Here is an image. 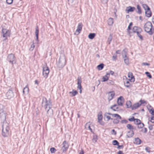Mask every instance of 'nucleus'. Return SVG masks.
Segmentation results:
<instances>
[{
  "label": "nucleus",
  "mask_w": 154,
  "mask_h": 154,
  "mask_svg": "<svg viewBox=\"0 0 154 154\" xmlns=\"http://www.w3.org/2000/svg\"><path fill=\"white\" fill-rule=\"evenodd\" d=\"M110 108L114 111H116L117 109H118L117 106L116 104H115L111 106Z\"/></svg>",
  "instance_id": "7c9ffc66"
},
{
  "label": "nucleus",
  "mask_w": 154,
  "mask_h": 154,
  "mask_svg": "<svg viewBox=\"0 0 154 154\" xmlns=\"http://www.w3.org/2000/svg\"><path fill=\"white\" fill-rule=\"evenodd\" d=\"M10 30L2 28V33L3 34V37L5 38L4 40V41L7 39L8 37L10 36Z\"/></svg>",
  "instance_id": "1a4fd4ad"
},
{
  "label": "nucleus",
  "mask_w": 154,
  "mask_h": 154,
  "mask_svg": "<svg viewBox=\"0 0 154 154\" xmlns=\"http://www.w3.org/2000/svg\"><path fill=\"white\" fill-rule=\"evenodd\" d=\"M42 69L43 75L45 79H46L49 72V69L46 65L43 66Z\"/></svg>",
  "instance_id": "6e6552de"
},
{
  "label": "nucleus",
  "mask_w": 154,
  "mask_h": 154,
  "mask_svg": "<svg viewBox=\"0 0 154 154\" xmlns=\"http://www.w3.org/2000/svg\"><path fill=\"white\" fill-rule=\"evenodd\" d=\"M132 31L134 33H137V36L141 40H143V37L140 34V33L142 32V30L141 28L137 26H134L133 27Z\"/></svg>",
  "instance_id": "39448f33"
},
{
  "label": "nucleus",
  "mask_w": 154,
  "mask_h": 154,
  "mask_svg": "<svg viewBox=\"0 0 154 154\" xmlns=\"http://www.w3.org/2000/svg\"><path fill=\"white\" fill-rule=\"evenodd\" d=\"M7 114L6 112L2 111L0 112V122L2 123H7L6 122V116Z\"/></svg>",
  "instance_id": "0eeeda50"
},
{
  "label": "nucleus",
  "mask_w": 154,
  "mask_h": 154,
  "mask_svg": "<svg viewBox=\"0 0 154 154\" xmlns=\"http://www.w3.org/2000/svg\"><path fill=\"white\" fill-rule=\"evenodd\" d=\"M50 151L51 153H54L56 151V150L55 148L54 147H52L50 149Z\"/></svg>",
  "instance_id": "de8ad7c7"
},
{
  "label": "nucleus",
  "mask_w": 154,
  "mask_h": 154,
  "mask_svg": "<svg viewBox=\"0 0 154 154\" xmlns=\"http://www.w3.org/2000/svg\"><path fill=\"white\" fill-rule=\"evenodd\" d=\"M145 14L146 16L148 17H149L151 16L152 13L150 9L149 10L145 11Z\"/></svg>",
  "instance_id": "393cba45"
},
{
  "label": "nucleus",
  "mask_w": 154,
  "mask_h": 154,
  "mask_svg": "<svg viewBox=\"0 0 154 154\" xmlns=\"http://www.w3.org/2000/svg\"><path fill=\"white\" fill-rule=\"evenodd\" d=\"M123 58H124V61L125 63L127 65L129 63V61L128 57H123Z\"/></svg>",
  "instance_id": "72a5a7b5"
},
{
  "label": "nucleus",
  "mask_w": 154,
  "mask_h": 154,
  "mask_svg": "<svg viewBox=\"0 0 154 154\" xmlns=\"http://www.w3.org/2000/svg\"><path fill=\"white\" fill-rule=\"evenodd\" d=\"M104 64L103 63H101L97 66V69L99 70H102Z\"/></svg>",
  "instance_id": "f704fd0d"
},
{
  "label": "nucleus",
  "mask_w": 154,
  "mask_h": 154,
  "mask_svg": "<svg viewBox=\"0 0 154 154\" xmlns=\"http://www.w3.org/2000/svg\"><path fill=\"white\" fill-rule=\"evenodd\" d=\"M143 7L145 11L149 10V9H150L147 5L145 4H144L143 5Z\"/></svg>",
  "instance_id": "58836bf2"
},
{
  "label": "nucleus",
  "mask_w": 154,
  "mask_h": 154,
  "mask_svg": "<svg viewBox=\"0 0 154 154\" xmlns=\"http://www.w3.org/2000/svg\"><path fill=\"white\" fill-rule=\"evenodd\" d=\"M82 26L83 25L82 23H79L78 24L77 29L74 33L75 35H78L80 33L82 30Z\"/></svg>",
  "instance_id": "4468645a"
},
{
  "label": "nucleus",
  "mask_w": 154,
  "mask_h": 154,
  "mask_svg": "<svg viewBox=\"0 0 154 154\" xmlns=\"http://www.w3.org/2000/svg\"><path fill=\"white\" fill-rule=\"evenodd\" d=\"M112 144L114 145H119V143L116 140H115L112 141Z\"/></svg>",
  "instance_id": "c03bdc74"
},
{
  "label": "nucleus",
  "mask_w": 154,
  "mask_h": 154,
  "mask_svg": "<svg viewBox=\"0 0 154 154\" xmlns=\"http://www.w3.org/2000/svg\"><path fill=\"white\" fill-rule=\"evenodd\" d=\"M145 150L147 152H150V148L148 147H146Z\"/></svg>",
  "instance_id": "e2e57ef3"
},
{
  "label": "nucleus",
  "mask_w": 154,
  "mask_h": 154,
  "mask_svg": "<svg viewBox=\"0 0 154 154\" xmlns=\"http://www.w3.org/2000/svg\"><path fill=\"white\" fill-rule=\"evenodd\" d=\"M126 104L128 108H130L131 106L132 103L130 101H128L126 102Z\"/></svg>",
  "instance_id": "e433bc0d"
},
{
  "label": "nucleus",
  "mask_w": 154,
  "mask_h": 154,
  "mask_svg": "<svg viewBox=\"0 0 154 154\" xmlns=\"http://www.w3.org/2000/svg\"><path fill=\"white\" fill-rule=\"evenodd\" d=\"M111 133L112 135H116V132L114 129H112L111 131Z\"/></svg>",
  "instance_id": "5fc2aeb1"
},
{
  "label": "nucleus",
  "mask_w": 154,
  "mask_h": 154,
  "mask_svg": "<svg viewBox=\"0 0 154 154\" xmlns=\"http://www.w3.org/2000/svg\"><path fill=\"white\" fill-rule=\"evenodd\" d=\"M127 127L128 129L131 130L130 131L128 132V134L131 133V134H128L129 136L127 135V136L128 137H132L134 135V132L133 131L134 128L133 126L131 124H128L127 125Z\"/></svg>",
  "instance_id": "9b49d317"
},
{
  "label": "nucleus",
  "mask_w": 154,
  "mask_h": 154,
  "mask_svg": "<svg viewBox=\"0 0 154 154\" xmlns=\"http://www.w3.org/2000/svg\"><path fill=\"white\" fill-rule=\"evenodd\" d=\"M35 47V45H34V43H33V44H32L31 45V47L29 48V50L31 51H32L33 50Z\"/></svg>",
  "instance_id": "49530a36"
},
{
  "label": "nucleus",
  "mask_w": 154,
  "mask_h": 154,
  "mask_svg": "<svg viewBox=\"0 0 154 154\" xmlns=\"http://www.w3.org/2000/svg\"><path fill=\"white\" fill-rule=\"evenodd\" d=\"M89 122L87 123L85 125V127L86 128H88L89 130H90L91 132H92V130L90 128V125L89 124Z\"/></svg>",
  "instance_id": "a19ab883"
},
{
  "label": "nucleus",
  "mask_w": 154,
  "mask_h": 154,
  "mask_svg": "<svg viewBox=\"0 0 154 154\" xmlns=\"http://www.w3.org/2000/svg\"><path fill=\"white\" fill-rule=\"evenodd\" d=\"M35 35L36 36V40L38 41L39 30L38 27L37 26L36 28L35 31Z\"/></svg>",
  "instance_id": "c85d7f7f"
},
{
  "label": "nucleus",
  "mask_w": 154,
  "mask_h": 154,
  "mask_svg": "<svg viewBox=\"0 0 154 154\" xmlns=\"http://www.w3.org/2000/svg\"><path fill=\"white\" fill-rule=\"evenodd\" d=\"M140 102L141 103L140 104H141V105L142 104L144 103H146V102L144 100H140Z\"/></svg>",
  "instance_id": "680f3d73"
},
{
  "label": "nucleus",
  "mask_w": 154,
  "mask_h": 154,
  "mask_svg": "<svg viewBox=\"0 0 154 154\" xmlns=\"http://www.w3.org/2000/svg\"><path fill=\"white\" fill-rule=\"evenodd\" d=\"M13 2V0H6L7 3L8 4H11Z\"/></svg>",
  "instance_id": "6e6d98bb"
},
{
  "label": "nucleus",
  "mask_w": 154,
  "mask_h": 154,
  "mask_svg": "<svg viewBox=\"0 0 154 154\" xmlns=\"http://www.w3.org/2000/svg\"><path fill=\"white\" fill-rule=\"evenodd\" d=\"M121 123H125L126 124L128 122V121L125 120H122L121 121Z\"/></svg>",
  "instance_id": "052dcab7"
},
{
  "label": "nucleus",
  "mask_w": 154,
  "mask_h": 154,
  "mask_svg": "<svg viewBox=\"0 0 154 154\" xmlns=\"http://www.w3.org/2000/svg\"><path fill=\"white\" fill-rule=\"evenodd\" d=\"M66 62V60L65 56L64 55L61 56L57 63V66L59 68H62L65 65Z\"/></svg>",
  "instance_id": "20e7f679"
},
{
  "label": "nucleus",
  "mask_w": 154,
  "mask_h": 154,
  "mask_svg": "<svg viewBox=\"0 0 154 154\" xmlns=\"http://www.w3.org/2000/svg\"><path fill=\"white\" fill-rule=\"evenodd\" d=\"M141 122L140 120L138 119H135L134 121V123L137 125L139 124Z\"/></svg>",
  "instance_id": "79ce46f5"
},
{
  "label": "nucleus",
  "mask_w": 154,
  "mask_h": 154,
  "mask_svg": "<svg viewBox=\"0 0 154 154\" xmlns=\"http://www.w3.org/2000/svg\"><path fill=\"white\" fill-rule=\"evenodd\" d=\"M2 135L4 137H8L10 135V129L8 123H5L2 125Z\"/></svg>",
  "instance_id": "7ed1b4c3"
},
{
  "label": "nucleus",
  "mask_w": 154,
  "mask_h": 154,
  "mask_svg": "<svg viewBox=\"0 0 154 154\" xmlns=\"http://www.w3.org/2000/svg\"><path fill=\"white\" fill-rule=\"evenodd\" d=\"M118 154H124L122 151H119L118 152Z\"/></svg>",
  "instance_id": "774afa93"
},
{
  "label": "nucleus",
  "mask_w": 154,
  "mask_h": 154,
  "mask_svg": "<svg viewBox=\"0 0 154 154\" xmlns=\"http://www.w3.org/2000/svg\"><path fill=\"white\" fill-rule=\"evenodd\" d=\"M7 60L13 66L14 63H16V58L14 54L12 53L8 54L7 57Z\"/></svg>",
  "instance_id": "423d86ee"
},
{
  "label": "nucleus",
  "mask_w": 154,
  "mask_h": 154,
  "mask_svg": "<svg viewBox=\"0 0 154 154\" xmlns=\"http://www.w3.org/2000/svg\"><path fill=\"white\" fill-rule=\"evenodd\" d=\"M127 49L126 48L124 49L122 51L123 57H127Z\"/></svg>",
  "instance_id": "bb28decb"
},
{
  "label": "nucleus",
  "mask_w": 154,
  "mask_h": 154,
  "mask_svg": "<svg viewBox=\"0 0 154 154\" xmlns=\"http://www.w3.org/2000/svg\"><path fill=\"white\" fill-rule=\"evenodd\" d=\"M6 96L8 99H10L14 97V93L12 88L8 91L6 93Z\"/></svg>",
  "instance_id": "f8f14e48"
},
{
  "label": "nucleus",
  "mask_w": 154,
  "mask_h": 154,
  "mask_svg": "<svg viewBox=\"0 0 154 154\" xmlns=\"http://www.w3.org/2000/svg\"><path fill=\"white\" fill-rule=\"evenodd\" d=\"M96 35V34L95 33H91L88 35V38L91 39L94 38Z\"/></svg>",
  "instance_id": "2f4dec72"
},
{
  "label": "nucleus",
  "mask_w": 154,
  "mask_h": 154,
  "mask_svg": "<svg viewBox=\"0 0 154 154\" xmlns=\"http://www.w3.org/2000/svg\"><path fill=\"white\" fill-rule=\"evenodd\" d=\"M140 142L141 140L139 138H137L135 139V143L136 144H139L140 143Z\"/></svg>",
  "instance_id": "c9c22d12"
},
{
  "label": "nucleus",
  "mask_w": 154,
  "mask_h": 154,
  "mask_svg": "<svg viewBox=\"0 0 154 154\" xmlns=\"http://www.w3.org/2000/svg\"><path fill=\"white\" fill-rule=\"evenodd\" d=\"M42 105L46 110H47V116H51L53 115V111L51 109L50 106L51 105V103L50 100L48 101L45 97H43Z\"/></svg>",
  "instance_id": "f257e3e1"
},
{
  "label": "nucleus",
  "mask_w": 154,
  "mask_h": 154,
  "mask_svg": "<svg viewBox=\"0 0 154 154\" xmlns=\"http://www.w3.org/2000/svg\"><path fill=\"white\" fill-rule=\"evenodd\" d=\"M102 116L101 114L100 115H98V122H100L101 121V120L102 119Z\"/></svg>",
  "instance_id": "a18cd8bd"
},
{
  "label": "nucleus",
  "mask_w": 154,
  "mask_h": 154,
  "mask_svg": "<svg viewBox=\"0 0 154 154\" xmlns=\"http://www.w3.org/2000/svg\"><path fill=\"white\" fill-rule=\"evenodd\" d=\"M124 99L123 97L120 96L118 98L117 100V103L119 105L122 106L124 103Z\"/></svg>",
  "instance_id": "f3484780"
},
{
  "label": "nucleus",
  "mask_w": 154,
  "mask_h": 154,
  "mask_svg": "<svg viewBox=\"0 0 154 154\" xmlns=\"http://www.w3.org/2000/svg\"><path fill=\"white\" fill-rule=\"evenodd\" d=\"M145 74L146 75V76L147 77H149V78H152V76L151 75V74H150V73L149 72H146Z\"/></svg>",
  "instance_id": "8fccbe9b"
},
{
  "label": "nucleus",
  "mask_w": 154,
  "mask_h": 154,
  "mask_svg": "<svg viewBox=\"0 0 154 154\" xmlns=\"http://www.w3.org/2000/svg\"><path fill=\"white\" fill-rule=\"evenodd\" d=\"M107 84H109V85H113L114 84V82L112 80H108V81L107 82Z\"/></svg>",
  "instance_id": "3c124183"
},
{
  "label": "nucleus",
  "mask_w": 154,
  "mask_h": 154,
  "mask_svg": "<svg viewBox=\"0 0 154 154\" xmlns=\"http://www.w3.org/2000/svg\"><path fill=\"white\" fill-rule=\"evenodd\" d=\"M108 75H109V74L107 73L106 75L103 76L102 79L103 80L102 81V82H105L108 80L109 77Z\"/></svg>",
  "instance_id": "4be33fe9"
},
{
  "label": "nucleus",
  "mask_w": 154,
  "mask_h": 154,
  "mask_svg": "<svg viewBox=\"0 0 154 154\" xmlns=\"http://www.w3.org/2000/svg\"><path fill=\"white\" fill-rule=\"evenodd\" d=\"M135 119L134 118V117H132V118L128 119L129 121H131V122L133 121H134V122Z\"/></svg>",
  "instance_id": "13d9d810"
},
{
  "label": "nucleus",
  "mask_w": 154,
  "mask_h": 154,
  "mask_svg": "<svg viewBox=\"0 0 154 154\" xmlns=\"http://www.w3.org/2000/svg\"><path fill=\"white\" fill-rule=\"evenodd\" d=\"M112 40V36L111 35H110L108 39V42L109 44H110Z\"/></svg>",
  "instance_id": "09e8293b"
},
{
  "label": "nucleus",
  "mask_w": 154,
  "mask_h": 154,
  "mask_svg": "<svg viewBox=\"0 0 154 154\" xmlns=\"http://www.w3.org/2000/svg\"><path fill=\"white\" fill-rule=\"evenodd\" d=\"M102 3L104 4L107 3L108 0H101Z\"/></svg>",
  "instance_id": "4d7b16f0"
},
{
  "label": "nucleus",
  "mask_w": 154,
  "mask_h": 154,
  "mask_svg": "<svg viewBox=\"0 0 154 154\" xmlns=\"http://www.w3.org/2000/svg\"><path fill=\"white\" fill-rule=\"evenodd\" d=\"M141 106V104H140L138 103H137L135 104H134L132 106L131 108L132 110L135 109L138 107H139Z\"/></svg>",
  "instance_id": "5701e85b"
},
{
  "label": "nucleus",
  "mask_w": 154,
  "mask_h": 154,
  "mask_svg": "<svg viewBox=\"0 0 154 154\" xmlns=\"http://www.w3.org/2000/svg\"><path fill=\"white\" fill-rule=\"evenodd\" d=\"M138 128H143L144 126V124L143 123L140 122L138 125Z\"/></svg>",
  "instance_id": "37998d69"
},
{
  "label": "nucleus",
  "mask_w": 154,
  "mask_h": 154,
  "mask_svg": "<svg viewBox=\"0 0 154 154\" xmlns=\"http://www.w3.org/2000/svg\"><path fill=\"white\" fill-rule=\"evenodd\" d=\"M29 91V89L28 85H26L23 90V94L25 93H28Z\"/></svg>",
  "instance_id": "cd10ccee"
},
{
  "label": "nucleus",
  "mask_w": 154,
  "mask_h": 154,
  "mask_svg": "<svg viewBox=\"0 0 154 154\" xmlns=\"http://www.w3.org/2000/svg\"><path fill=\"white\" fill-rule=\"evenodd\" d=\"M114 23L113 19L111 17L109 18L108 20V24L109 26H112Z\"/></svg>",
  "instance_id": "a878e982"
},
{
  "label": "nucleus",
  "mask_w": 154,
  "mask_h": 154,
  "mask_svg": "<svg viewBox=\"0 0 154 154\" xmlns=\"http://www.w3.org/2000/svg\"><path fill=\"white\" fill-rule=\"evenodd\" d=\"M131 29V26H128V29H127V32L128 33L129 35L131 36V32L130 31V30Z\"/></svg>",
  "instance_id": "ea45409f"
},
{
  "label": "nucleus",
  "mask_w": 154,
  "mask_h": 154,
  "mask_svg": "<svg viewBox=\"0 0 154 154\" xmlns=\"http://www.w3.org/2000/svg\"><path fill=\"white\" fill-rule=\"evenodd\" d=\"M150 108H151V109L148 108V109L150 112V113L153 116H154V109L151 106H149Z\"/></svg>",
  "instance_id": "473e14b6"
},
{
  "label": "nucleus",
  "mask_w": 154,
  "mask_h": 154,
  "mask_svg": "<svg viewBox=\"0 0 154 154\" xmlns=\"http://www.w3.org/2000/svg\"><path fill=\"white\" fill-rule=\"evenodd\" d=\"M109 74V75L110 74L112 75H113L114 73V72L112 71H110L108 73Z\"/></svg>",
  "instance_id": "338daca9"
},
{
  "label": "nucleus",
  "mask_w": 154,
  "mask_h": 154,
  "mask_svg": "<svg viewBox=\"0 0 154 154\" xmlns=\"http://www.w3.org/2000/svg\"><path fill=\"white\" fill-rule=\"evenodd\" d=\"M68 2L69 4L72 6L75 5L78 3L77 0H68Z\"/></svg>",
  "instance_id": "aec40b11"
},
{
  "label": "nucleus",
  "mask_w": 154,
  "mask_h": 154,
  "mask_svg": "<svg viewBox=\"0 0 154 154\" xmlns=\"http://www.w3.org/2000/svg\"><path fill=\"white\" fill-rule=\"evenodd\" d=\"M115 93L113 91L110 92L108 93V100L109 101L111 100L114 97Z\"/></svg>",
  "instance_id": "6ab92c4d"
},
{
  "label": "nucleus",
  "mask_w": 154,
  "mask_h": 154,
  "mask_svg": "<svg viewBox=\"0 0 154 154\" xmlns=\"http://www.w3.org/2000/svg\"><path fill=\"white\" fill-rule=\"evenodd\" d=\"M149 128L150 130H152V125H149Z\"/></svg>",
  "instance_id": "69168bd1"
},
{
  "label": "nucleus",
  "mask_w": 154,
  "mask_h": 154,
  "mask_svg": "<svg viewBox=\"0 0 154 154\" xmlns=\"http://www.w3.org/2000/svg\"><path fill=\"white\" fill-rule=\"evenodd\" d=\"M144 29L145 31L150 35H152L154 33V28L152 23L149 21H148L145 23Z\"/></svg>",
  "instance_id": "f03ea898"
},
{
  "label": "nucleus",
  "mask_w": 154,
  "mask_h": 154,
  "mask_svg": "<svg viewBox=\"0 0 154 154\" xmlns=\"http://www.w3.org/2000/svg\"><path fill=\"white\" fill-rule=\"evenodd\" d=\"M150 121L152 123H154V116H152L151 118Z\"/></svg>",
  "instance_id": "bf43d9fd"
},
{
  "label": "nucleus",
  "mask_w": 154,
  "mask_h": 154,
  "mask_svg": "<svg viewBox=\"0 0 154 154\" xmlns=\"http://www.w3.org/2000/svg\"><path fill=\"white\" fill-rule=\"evenodd\" d=\"M141 131L144 133H146L147 131V129L145 128H143L141 130Z\"/></svg>",
  "instance_id": "864d4df0"
},
{
  "label": "nucleus",
  "mask_w": 154,
  "mask_h": 154,
  "mask_svg": "<svg viewBox=\"0 0 154 154\" xmlns=\"http://www.w3.org/2000/svg\"><path fill=\"white\" fill-rule=\"evenodd\" d=\"M112 117L116 118L113 119V122L114 124L118 123L120 120L122 118L121 117L117 114H114L112 115Z\"/></svg>",
  "instance_id": "9d476101"
},
{
  "label": "nucleus",
  "mask_w": 154,
  "mask_h": 154,
  "mask_svg": "<svg viewBox=\"0 0 154 154\" xmlns=\"http://www.w3.org/2000/svg\"><path fill=\"white\" fill-rule=\"evenodd\" d=\"M114 114H111L110 113L106 112L104 114V117L105 118H106L107 121H108L110 119L112 120L113 119L111 118L109 115H111L112 116V115Z\"/></svg>",
  "instance_id": "a211bd4d"
},
{
  "label": "nucleus",
  "mask_w": 154,
  "mask_h": 154,
  "mask_svg": "<svg viewBox=\"0 0 154 154\" xmlns=\"http://www.w3.org/2000/svg\"><path fill=\"white\" fill-rule=\"evenodd\" d=\"M63 145L62 148V150L63 152H65L68 149L69 147V144L66 141H63L62 143Z\"/></svg>",
  "instance_id": "2eb2a0df"
},
{
  "label": "nucleus",
  "mask_w": 154,
  "mask_h": 154,
  "mask_svg": "<svg viewBox=\"0 0 154 154\" xmlns=\"http://www.w3.org/2000/svg\"><path fill=\"white\" fill-rule=\"evenodd\" d=\"M69 93L70 94H71V96L72 97H73L76 95L78 94V92L74 90L73 89L72 91L69 92Z\"/></svg>",
  "instance_id": "c756f323"
},
{
  "label": "nucleus",
  "mask_w": 154,
  "mask_h": 154,
  "mask_svg": "<svg viewBox=\"0 0 154 154\" xmlns=\"http://www.w3.org/2000/svg\"><path fill=\"white\" fill-rule=\"evenodd\" d=\"M130 82H132L130 79H126L124 81L125 86L127 88H130L131 87V84Z\"/></svg>",
  "instance_id": "dca6fc26"
},
{
  "label": "nucleus",
  "mask_w": 154,
  "mask_h": 154,
  "mask_svg": "<svg viewBox=\"0 0 154 154\" xmlns=\"http://www.w3.org/2000/svg\"><path fill=\"white\" fill-rule=\"evenodd\" d=\"M135 9V7L129 6L127 8L126 10L128 13L129 12H133Z\"/></svg>",
  "instance_id": "412c9836"
},
{
  "label": "nucleus",
  "mask_w": 154,
  "mask_h": 154,
  "mask_svg": "<svg viewBox=\"0 0 154 154\" xmlns=\"http://www.w3.org/2000/svg\"><path fill=\"white\" fill-rule=\"evenodd\" d=\"M82 79L81 77L79 76L77 78V88L80 90V93H81L82 92V87L81 86Z\"/></svg>",
  "instance_id": "ddd939ff"
},
{
  "label": "nucleus",
  "mask_w": 154,
  "mask_h": 154,
  "mask_svg": "<svg viewBox=\"0 0 154 154\" xmlns=\"http://www.w3.org/2000/svg\"><path fill=\"white\" fill-rule=\"evenodd\" d=\"M142 65L144 66H149V64L147 63H143Z\"/></svg>",
  "instance_id": "0e129e2a"
},
{
  "label": "nucleus",
  "mask_w": 154,
  "mask_h": 154,
  "mask_svg": "<svg viewBox=\"0 0 154 154\" xmlns=\"http://www.w3.org/2000/svg\"><path fill=\"white\" fill-rule=\"evenodd\" d=\"M137 12L139 14H141V8L139 5H137Z\"/></svg>",
  "instance_id": "4c0bfd02"
},
{
  "label": "nucleus",
  "mask_w": 154,
  "mask_h": 154,
  "mask_svg": "<svg viewBox=\"0 0 154 154\" xmlns=\"http://www.w3.org/2000/svg\"><path fill=\"white\" fill-rule=\"evenodd\" d=\"M128 77L131 78L129 79L130 80H131L132 82H134L135 81V79L133 75V74L131 72H129L128 73Z\"/></svg>",
  "instance_id": "b1692460"
},
{
  "label": "nucleus",
  "mask_w": 154,
  "mask_h": 154,
  "mask_svg": "<svg viewBox=\"0 0 154 154\" xmlns=\"http://www.w3.org/2000/svg\"><path fill=\"white\" fill-rule=\"evenodd\" d=\"M97 137L96 136H94L92 139V141L94 143H95L97 142Z\"/></svg>",
  "instance_id": "603ef678"
}]
</instances>
